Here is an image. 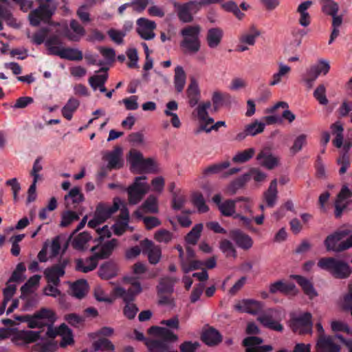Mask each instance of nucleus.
I'll use <instances>...</instances> for the list:
<instances>
[{"mask_svg":"<svg viewBox=\"0 0 352 352\" xmlns=\"http://www.w3.org/2000/svg\"><path fill=\"white\" fill-rule=\"evenodd\" d=\"M118 245V241L113 239L104 243L99 249L98 252H96L98 249V246L96 245L91 248V251L94 254L86 258V262L89 263V266H85L82 258H78L76 261V270L83 273H87L96 268L98 259L107 258L113 252L114 248Z\"/></svg>","mask_w":352,"mask_h":352,"instance_id":"f257e3e1","label":"nucleus"},{"mask_svg":"<svg viewBox=\"0 0 352 352\" xmlns=\"http://www.w3.org/2000/svg\"><path fill=\"white\" fill-rule=\"evenodd\" d=\"M201 27L196 25H186L183 28L179 34L182 37L179 46L185 54H195L201 48V40L199 38Z\"/></svg>","mask_w":352,"mask_h":352,"instance_id":"f03ea898","label":"nucleus"},{"mask_svg":"<svg viewBox=\"0 0 352 352\" xmlns=\"http://www.w3.org/2000/svg\"><path fill=\"white\" fill-rule=\"evenodd\" d=\"M16 319L20 322H27L28 327L30 329H42L46 327L47 324H52L53 322H56L57 317L54 311L43 307L33 315H22L16 317Z\"/></svg>","mask_w":352,"mask_h":352,"instance_id":"7ed1b4c3","label":"nucleus"},{"mask_svg":"<svg viewBox=\"0 0 352 352\" xmlns=\"http://www.w3.org/2000/svg\"><path fill=\"white\" fill-rule=\"evenodd\" d=\"M318 265L338 279L347 278L352 274V267L347 263L333 257L320 258L318 262Z\"/></svg>","mask_w":352,"mask_h":352,"instance_id":"20e7f679","label":"nucleus"},{"mask_svg":"<svg viewBox=\"0 0 352 352\" xmlns=\"http://www.w3.org/2000/svg\"><path fill=\"white\" fill-rule=\"evenodd\" d=\"M281 319V311L275 308L263 309L257 316V321L264 327L278 332L283 331V326L280 324Z\"/></svg>","mask_w":352,"mask_h":352,"instance_id":"39448f33","label":"nucleus"},{"mask_svg":"<svg viewBox=\"0 0 352 352\" xmlns=\"http://www.w3.org/2000/svg\"><path fill=\"white\" fill-rule=\"evenodd\" d=\"M146 179V176L137 177L133 184L127 188L126 191L130 204L135 205L139 203L149 190L148 184L142 182Z\"/></svg>","mask_w":352,"mask_h":352,"instance_id":"423d86ee","label":"nucleus"},{"mask_svg":"<svg viewBox=\"0 0 352 352\" xmlns=\"http://www.w3.org/2000/svg\"><path fill=\"white\" fill-rule=\"evenodd\" d=\"M54 323L55 322H53L52 324H47L46 337L54 339L57 336H60L62 337L60 343L61 347L72 344L74 342L72 331L65 323L61 324L58 328L54 327Z\"/></svg>","mask_w":352,"mask_h":352,"instance_id":"0eeeda50","label":"nucleus"},{"mask_svg":"<svg viewBox=\"0 0 352 352\" xmlns=\"http://www.w3.org/2000/svg\"><path fill=\"white\" fill-rule=\"evenodd\" d=\"M311 318L312 316L309 312L293 316L289 320V327L292 331L300 335L311 333L313 326Z\"/></svg>","mask_w":352,"mask_h":352,"instance_id":"6e6552de","label":"nucleus"},{"mask_svg":"<svg viewBox=\"0 0 352 352\" xmlns=\"http://www.w3.org/2000/svg\"><path fill=\"white\" fill-rule=\"evenodd\" d=\"M69 262L68 258H60L57 263L46 268L44 271V275L47 281L54 286H58L60 282V278L65 275V268Z\"/></svg>","mask_w":352,"mask_h":352,"instance_id":"1a4fd4ad","label":"nucleus"},{"mask_svg":"<svg viewBox=\"0 0 352 352\" xmlns=\"http://www.w3.org/2000/svg\"><path fill=\"white\" fill-rule=\"evenodd\" d=\"M131 284L130 288L127 290L122 287H117L113 289L115 296L122 298L126 304L134 301L136 296L142 292V287L139 281L134 280Z\"/></svg>","mask_w":352,"mask_h":352,"instance_id":"9d476101","label":"nucleus"},{"mask_svg":"<svg viewBox=\"0 0 352 352\" xmlns=\"http://www.w3.org/2000/svg\"><path fill=\"white\" fill-rule=\"evenodd\" d=\"M351 230L349 229H339L331 234L327 236L324 240V245L328 251H333L336 252H341L340 250L341 242L345 237L349 235Z\"/></svg>","mask_w":352,"mask_h":352,"instance_id":"9b49d317","label":"nucleus"},{"mask_svg":"<svg viewBox=\"0 0 352 352\" xmlns=\"http://www.w3.org/2000/svg\"><path fill=\"white\" fill-rule=\"evenodd\" d=\"M263 339L260 337H246L243 339L245 352H271L274 348L270 344H263Z\"/></svg>","mask_w":352,"mask_h":352,"instance_id":"f8f14e48","label":"nucleus"},{"mask_svg":"<svg viewBox=\"0 0 352 352\" xmlns=\"http://www.w3.org/2000/svg\"><path fill=\"white\" fill-rule=\"evenodd\" d=\"M137 25L136 31L142 38L148 41L155 37V34L153 30L156 28V24L154 21L145 18H140L137 21Z\"/></svg>","mask_w":352,"mask_h":352,"instance_id":"ddd939ff","label":"nucleus"},{"mask_svg":"<svg viewBox=\"0 0 352 352\" xmlns=\"http://www.w3.org/2000/svg\"><path fill=\"white\" fill-rule=\"evenodd\" d=\"M140 245L143 254H147L149 262L151 264L157 263L161 257L160 248L147 239L143 240Z\"/></svg>","mask_w":352,"mask_h":352,"instance_id":"4468645a","label":"nucleus"},{"mask_svg":"<svg viewBox=\"0 0 352 352\" xmlns=\"http://www.w3.org/2000/svg\"><path fill=\"white\" fill-rule=\"evenodd\" d=\"M40 338L41 331L22 330L16 332L12 341L16 344H30L37 341Z\"/></svg>","mask_w":352,"mask_h":352,"instance_id":"2eb2a0df","label":"nucleus"},{"mask_svg":"<svg viewBox=\"0 0 352 352\" xmlns=\"http://www.w3.org/2000/svg\"><path fill=\"white\" fill-rule=\"evenodd\" d=\"M84 195L80 188L74 187L67 195L65 196V204L67 209H76L80 204L84 201Z\"/></svg>","mask_w":352,"mask_h":352,"instance_id":"dca6fc26","label":"nucleus"},{"mask_svg":"<svg viewBox=\"0 0 352 352\" xmlns=\"http://www.w3.org/2000/svg\"><path fill=\"white\" fill-rule=\"evenodd\" d=\"M316 352H340V346L335 343L332 336H322L318 338L316 345Z\"/></svg>","mask_w":352,"mask_h":352,"instance_id":"f3484780","label":"nucleus"},{"mask_svg":"<svg viewBox=\"0 0 352 352\" xmlns=\"http://www.w3.org/2000/svg\"><path fill=\"white\" fill-rule=\"evenodd\" d=\"M148 333L161 338L162 341L174 342L178 340V336L166 327L152 326L148 330Z\"/></svg>","mask_w":352,"mask_h":352,"instance_id":"a211bd4d","label":"nucleus"},{"mask_svg":"<svg viewBox=\"0 0 352 352\" xmlns=\"http://www.w3.org/2000/svg\"><path fill=\"white\" fill-rule=\"evenodd\" d=\"M45 45L47 54L52 56H57L56 52H60L64 48L63 40L58 34H52L47 37L45 42Z\"/></svg>","mask_w":352,"mask_h":352,"instance_id":"6ab92c4d","label":"nucleus"},{"mask_svg":"<svg viewBox=\"0 0 352 352\" xmlns=\"http://www.w3.org/2000/svg\"><path fill=\"white\" fill-rule=\"evenodd\" d=\"M119 209L118 203L114 202L113 205L110 206L103 203H100L96 209L94 214L98 217L102 221L104 222L107 219L115 213Z\"/></svg>","mask_w":352,"mask_h":352,"instance_id":"aec40b11","label":"nucleus"},{"mask_svg":"<svg viewBox=\"0 0 352 352\" xmlns=\"http://www.w3.org/2000/svg\"><path fill=\"white\" fill-rule=\"evenodd\" d=\"M201 340L208 346H215L222 341V336L216 329L209 327L203 331Z\"/></svg>","mask_w":352,"mask_h":352,"instance_id":"412c9836","label":"nucleus"},{"mask_svg":"<svg viewBox=\"0 0 352 352\" xmlns=\"http://www.w3.org/2000/svg\"><path fill=\"white\" fill-rule=\"evenodd\" d=\"M256 159L260 162L261 166L272 170L275 168L278 163L277 157L273 156L269 150L263 149L257 155Z\"/></svg>","mask_w":352,"mask_h":352,"instance_id":"4be33fe9","label":"nucleus"},{"mask_svg":"<svg viewBox=\"0 0 352 352\" xmlns=\"http://www.w3.org/2000/svg\"><path fill=\"white\" fill-rule=\"evenodd\" d=\"M118 268L113 261H107L100 265L98 270L99 276L104 280H109L117 276Z\"/></svg>","mask_w":352,"mask_h":352,"instance_id":"5701e85b","label":"nucleus"},{"mask_svg":"<svg viewBox=\"0 0 352 352\" xmlns=\"http://www.w3.org/2000/svg\"><path fill=\"white\" fill-rule=\"evenodd\" d=\"M186 94L190 106L193 107L197 105L200 99V90L195 79H191L186 89Z\"/></svg>","mask_w":352,"mask_h":352,"instance_id":"b1692460","label":"nucleus"},{"mask_svg":"<svg viewBox=\"0 0 352 352\" xmlns=\"http://www.w3.org/2000/svg\"><path fill=\"white\" fill-rule=\"evenodd\" d=\"M223 36V30L219 28H212L208 30L206 41L210 48H216L221 43Z\"/></svg>","mask_w":352,"mask_h":352,"instance_id":"393cba45","label":"nucleus"},{"mask_svg":"<svg viewBox=\"0 0 352 352\" xmlns=\"http://www.w3.org/2000/svg\"><path fill=\"white\" fill-rule=\"evenodd\" d=\"M312 4L313 2L311 1H306L301 3L297 8L296 12L300 14L298 22L303 27H307L311 23V16L307 10Z\"/></svg>","mask_w":352,"mask_h":352,"instance_id":"a878e982","label":"nucleus"},{"mask_svg":"<svg viewBox=\"0 0 352 352\" xmlns=\"http://www.w3.org/2000/svg\"><path fill=\"white\" fill-rule=\"evenodd\" d=\"M121 154L122 148L119 146H116L113 151L108 153L105 155L104 157L105 160L108 161L107 166L109 170L120 168L122 166V163L120 162Z\"/></svg>","mask_w":352,"mask_h":352,"instance_id":"bb28decb","label":"nucleus"},{"mask_svg":"<svg viewBox=\"0 0 352 352\" xmlns=\"http://www.w3.org/2000/svg\"><path fill=\"white\" fill-rule=\"evenodd\" d=\"M264 304L254 299H243V312L258 316L263 309Z\"/></svg>","mask_w":352,"mask_h":352,"instance_id":"cd10ccee","label":"nucleus"},{"mask_svg":"<svg viewBox=\"0 0 352 352\" xmlns=\"http://www.w3.org/2000/svg\"><path fill=\"white\" fill-rule=\"evenodd\" d=\"M293 278L301 287L304 293L306 295H307L310 298H313L318 295L317 292H316L314 287L313 284L307 278L300 275H294L293 276Z\"/></svg>","mask_w":352,"mask_h":352,"instance_id":"c85d7f7f","label":"nucleus"},{"mask_svg":"<svg viewBox=\"0 0 352 352\" xmlns=\"http://www.w3.org/2000/svg\"><path fill=\"white\" fill-rule=\"evenodd\" d=\"M211 107L210 101L201 103L197 107V117L201 122V125H209L214 123V119L210 118L208 113V109Z\"/></svg>","mask_w":352,"mask_h":352,"instance_id":"c756f323","label":"nucleus"},{"mask_svg":"<svg viewBox=\"0 0 352 352\" xmlns=\"http://www.w3.org/2000/svg\"><path fill=\"white\" fill-rule=\"evenodd\" d=\"M278 197L277 180L273 179L270 184L268 189L264 192V198L267 206L273 208Z\"/></svg>","mask_w":352,"mask_h":352,"instance_id":"7c9ffc66","label":"nucleus"},{"mask_svg":"<svg viewBox=\"0 0 352 352\" xmlns=\"http://www.w3.org/2000/svg\"><path fill=\"white\" fill-rule=\"evenodd\" d=\"M60 58L69 60H81L83 58L80 50L72 47H64L60 52H56Z\"/></svg>","mask_w":352,"mask_h":352,"instance_id":"2f4dec72","label":"nucleus"},{"mask_svg":"<svg viewBox=\"0 0 352 352\" xmlns=\"http://www.w3.org/2000/svg\"><path fill=\"white\" fill-rule=\"evenodd\" d=\"M8 3H0V21H4L10 27L16 28V19L8 8Z\"/></svg>","mask_w":352,"mask_h":352,"instance_id":"473e14b6","label":"nucleus"},{"mask_svg":"<svg viewBox=\"0 0 352 352\" xmlns=\"http://www.w3.org/2000/svg\"><path fill=\"white\" fill-rule=\"evenodd\" d=\"M261 35V32L254 25H251L247 30L245 34H243V52L248 50L245 44L253 46L256 43V39Z\"/></svg>","mask_w":352,"mask_h":352,"instance_id":"72a5a7b5","label":"nucleus"},{"mask_svg":"<svg viewBox=\"0 0 352 352\" xmlns=\"http://www.w3.org/2000/svg\"><path fill=\"white\" fill-rule=\"evenodd\" d=\"M79 105L80 102L78 100L70 98L61 110L63 116L67 120H71L74 113L77 110Z\"/></svg>","mask_w":352,"mask_h":352,"instance_id":"f704fd0d","label":"nucleus"},{"mask_svg":"<svg viewBox=\"0 0 352 352\" xmlns=\"http://www.w3.org/2000/svg\"><path fill=\"white\" fill-rule=\"evenodd\" d=\"M71 291L72 295L78 298L81 299L84 298L87 292V283L84 279H80L74 283L71 286Z\"/></svg>","mask_w":352,"mask_h":352,"instance_id":"c9c22d12","label":"nucleus"},{"mask_svg":"<svg viewBox=\"0 0 352 352\" xmlns=\"http://www.w3.org/2000/svg\"><path fill=\"white\" fill-rule=\"evenodd\" d=\"M186 75L181 66H177L175 69L174 84L175 89L180 93L183 91L186 84Z\"/></svg>","mask_w":352,"mask_h":352,"instance_id":"e433bc0d","label":"nucleus"},{"mask_svg":"<svg viewBox=\"0 0 352 352\" xmlns=\"http://www.w3.org/2000/svg\"><path fill=\"white\" fill-rule=\"evenodd\" d=\"M321 11L326 15L337 14L339 11V5L334 0H320Z\"/></svg>","mask_w":352,"mask_h":352,"instance_id":"4c0bfd02","label":"nucleus"},{"mask_svg":"<svg viewBox=\"0 0 352 352\" xmlns=\"http://www.w3.org/2000/svg\"><path fill=\"white\" fill-rule=\"evenodd\" d=\"M146 345L151 352H166L170 348L168 343L161 340H148Z\"/></svg>","mask_w":352,"mask_h":352,"instance_id":"58836bf2","label":"nucleus"},{"mask_svg":"<svg viewBox=\"0 0 352 352\" xmlns=\"http://www.w3.org/2000/svg\"><path fill=\"white\" fill-rule=\"evenodd\" d=\"M203 224H196L185 236L186 243L195 245L197 243L203 230Z\"/></svg>","mask_w":352,"mask_h":352,"instance_id":"ea45409f","label":"nucleus"},{"mask_svg":"<svg viewBox=\"0 0 352 352\" xmlns=\"http://www.w3.org/2000/svg\"><path fill=\"white\" fill-rule=\"evenodd\" d=\"M334 215L336 219H340L343 213L352 210V200L338 201L334 203Z\"/></svg>","mask_w":352,"mask_h":352,"instance_id":"a19ab883","label":"nucleus"},{"mask_svg":"<svg viewBox=\"0 0 352 352\" xmlns=\"http://www.w3.org/2000/svg\"><path fill=\"white\" fill-rule=\"evenodd\" d=\"M265 124L255 120L252 123L246 125L243 130V134L245 135L254 136L258 133H262L265 129Z\"/></svg>","mask_w":352,"mask_h":352,"instance_id":"79ce46f5","label":"nucleus"},{"mask_svg":"<svg viewBox=\"0 0 352 352\" xmlns=\"http://www.w3.org/2000/svg\"><path fill=\"white\" fill-rule=\"evenodd\" d=\"M92 346L95 351H113L115 350L113 344L105 338H101L94 341Z\"/></svg>","mask_w":352,"mask_h":352,"instance_id":"37998d69","label":"nucleus"},{"mask_svg":"<svg viewBox=\"0 0 352 352\" xmlns=\"http://www.w3.org/2000/svg\"><path fill=\"white\" fill-rule=\"evenodd\" d=\"M70 28L76 34V35H73L72 34H67V37L73 41H78L80 39V36H84L85 34V28L75 19H72L69 23Z\"/></svg>","mask_w":352,"mask_h":352,"instance_id":"c03bdc74","label":"nucleus"},{"mask_svg":"<svg viewBox=\"0 0 352 352\" xmlns=\"http://www.w3.org/2000/svg\"><path fill=\"white\" fill-rule=\"evenodd\" d=\"M79 218V215L76 212L67 209V210L62 212L61 221L59 226L62 228L67 227L74 221L78 220Z\"/></svg>","mask_w":352,"mask_h":352,"instance_id":"a18cd8bd","label":"nucleus"},{"mask_svg":"<svg viewBox=\"0 0 352 352\" xmlns=\"http://www.w3.org/2000/svg\"><path fill=\"white\" fill-rule=\"evenodd\" d=\"M141 208L145 212L157 213L158 212L157 197L152 195H149Z\"/></svg>","mask_w":352,"mask_h":352,"instance_id":"49530a36","label":"nucleus"},{"mask_svg":"<svg viewBox=\"0 0 352 352\" xmlns=\"http://www.w3.org/2000/svg\"><path fill=\"white\" fill-rule=\"evenodd\" d=\"M294 285L293 284H286L281 280L272 283L270 287V292L275 294L280 292L284 294L289 293L293 290Z\"/></svg>","mask_w":352,"mask_h":352,"instance_id":"de8ad7c7","label":"nucleus"},{"mask_svg":"<svg viewBox=\"0 0 352 352\" xmlns=\"http://www.w3.org/2000/svg\"><path fill=\"white\" fill-rule=\"evenodd\" d=\"M230 165L229 160L214 164L205 168L203 171L204 175H208L210 174H217L221 173L223 170L228 168Z\"/></svg>","mask_w":352,"mask_h":352,"instance_id":"09e8293b","label":"nucleus"},{"mask_svg":"<svg viewBox=\"0 0 352 352\" xmlns=\"http://www.w3.org/2000/svg\"><path fill=\"white\" fill-rule=\"evenodd\" d=\"M91 238V236L88 232H82L74 239L72 245L76 250H82Z\"/></svg>","mask_w":352,"mask_h":352,"instance_id":"8fccbe9b","label":"nucleus"},{"mask_svg":"<svg viewBox=\"0 0 352 352\" xmlns=\"http://www.w3.org/2000/svg\"><path fill=\"white\" fill-rule=\"evenodd\" d=\"M192 201L199 212L204 213L208 210V207L206 204L205 199L201 192H194L192 196Z\"/></svg>","mask_w":352,"mask_h":352,"instance_id":"3c124183","label":"nucleus"},{"mask_svg":"<svg viewBox=\"0 0 352 352\" xmlns=\"http://www.w3.org/2000/svg\"><path fill=\"white\" fill-rule=\"evenodd\" d=\"M204 265V263L199 260L190 259L182 261L181 264L182 271L187 274L191 271L200 269Z\"/></svg>","mask_w":352,"mask_h":352,"instance_id":"603ef678","label":"nucleus"},{"mask_svg":"<svg viewBox=\"0 0 352 352\" xmlns=\"http://www.w3.org/2000/svg\"><path fill=\"white\" fill-rule=\"evenodd\" d=\"M219 210L223 216L230 217L235 212V201L228 199L219 206Z\"/></svg>","mask_w":352,"mask_h":352,"instance_id":"864d4df0","label":"nucleus"},{"mask_svg":"<svg viewBox=\"0 0 352 352\" xmlns=\"http://www.w3.org/2000/svg\"><path fill=\"white\" fill-rule=\"evenodd\" d=\"M138 169L140 173H155L157 171V165L151 158L143 159Z\"/></svg>","mask_w":352,"mask_h":352,"instance_id":"5fc2aeb1","label":"nucleus"},{"mask_svg":"<svg viewBox=\"0 0 352 352\" xmlns=\"http://www.w3.org/2000/svg\"><path fill=\"white\" fill-rule=\"evenodd\" d=\"M220 250L227 257H236V250L233 244L228 239H223L220 242Z\"/></svg>","mask_w":352,"mask_h":352,"instance_id":"6e6d98bb","label":"nucleus"},{"mask_svg":"<svg viewBox=\"0 0 352 352\" xmlns=\"http://www.w3.org/2000/svg\"><path fill=\"white\" fill-rule=\"evenodd\" d=\"M26 267L23 263H19L13 271L8 283L20 282L23 280L22 275L25 272Z\"/></svg>","mask_w":352,"mask_h":352,"instance_id":"4d7b16f0","label":"nucleus"},{"mask_svg":"<svg viewBox=\"0 0 352 352\" xmlns=\"http://www.w3.org/2000/svg\"><path fill=\"white\" fill-rule=\"evenodd\" d=\"M144 157L142 154L137 150H131L129 152V162L132 168L138 169L140 166Z\"/></svg>","mask_w":352,"mask_h":352,"instance_id":"13d9d810","label":"nucleus"},{"mask_svg":"<svg viewBox=\"0 0 352 352\" xmlns=\"http://www.w3.org/2000/svg\"><path fill=\"white\" fill-rule=\"evenodd\" d=\"M326 87L324 85H320L314 91V97L318 101L320 104L325 105L328 103L326 97Z\"/></svg>","mask_w":352,"mask_h":352,"instance_id":"bf43d9fd","label":"nucleus"},{"mask_svg":"<svg viewBox=\"0 0 352 352\" xmlns=\"http://www.w3.org/2000/svg\"><path fill=\"white\" fill-rule=\"evenodd\" d=\"M108 74L94 75L89 78V83L96 90L98 87L104 85L107 80Z\"/></svg>","mask_w":352,"mask_h":352,"instance_id":"052dcab7","label":"nucleus"},{"mask_svg":"<svg viewBox=\"0 0 352 352\" xmlns=\"http://www.w3.org/2000/svg\"><path fill=\"white\" fill-rule=\"evenodd\" d=\"M50 30L48 28H42L32 36V42L36 45H41L45 42Z\"/></svg>","mask_w":352,"mask_h":352,"instance_id":"680f3d73","label":"nucleus"},{"mask_svg":"<svg viewBox=\"0 0 352 352\" xmlns=\"http://www.w3.org/2000/svg\"><path fill=\"white\" fill-rule=\"evenodd\" d=\"M155 239L160 243H168L173 239V234L165 229L157 231L154 236Z\"/></svg>","mask_w":352,"mask_h":352,"instance_id":"e2e57ef3","label":"nucleus"},{"mask_svg":"<svg viewBox=\"0 0 352 352\" xmlns=\"http://www.w3.org/2000/svg\"><path fill=\"white\" fill-rule=\"evenodd\" d=\"M64 319L72 327H79L84 323V318L76 314H68L64 317Z\"/></svg>","mask_w":352,"mask_h":352,"instance_id":"0e129e2a","label":"nucleus"},{"mask_svg":"<svg viewBox=\"0 0 352 352\" xmlns=\"http://www.w3.org/2000/svg\"><path fill=\"white\" fill-rule=\"evenodd\" d=\"M158 294L172 293L173 285L168 278H162L157 286Z\"/></svg>","mask_w":352,"mask_h":352,"instance_id":"69168bd1","label":"nucleus"},{"mask_svg":"<svg viewBox=\"0 0 352 352\" xmlns=\"http://www.w3.org/2000/svg\"><path fill=\"white\" fill-rule=\"evenodd\" d=\"M291 70V68L289 66L280 64L279 65V70L277 73L274 74L273 75V80L270 82L271 85H275L278 83H279L281 80V78L289 73Z\"/></svg>","mask_w":352,"mask_h":352,"instance_id":"338daca9","label":"nucleus"},{"mask_svg":"<svg viewBox=\"0 0 352 352\" xmlns=\"http://www.w3.org/2000/svg\"><path fill=\"white\" fill-rule=\"evenodd\" d=\"M178 17L184 23H189L193 20L192 14L184 4L178 9Z\"/></svg>","mask_w":352,"mask_h":352,"instance_id":"774afa93","label":"nucleus"}]
</instances>
